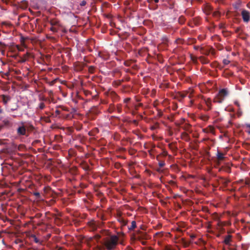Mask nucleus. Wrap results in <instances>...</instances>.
I'll return each instance as SVG.
<instances>
[{
    "mask_svg": "<svg viewBox=\"0 0 250 250\" xmlns=\"http://www.w3.org/2000/svg\"><path fill=\"white\" fill-rule=\"evenodd\" d=\"M119 243L124 245L123 240L119 236L110 235L103 239L102 245L107 250H115Z\"/></svg>",
    "mask_w": 250,
    "mask_h": 250,
    "instance_id": "f257e3e1",
    "label": "nucleus"
},
{
    "mask_svg": "<svg viewBox=\"0 0 250 250\" xmlns=\"http://www.w3.org/2000/svg\"><path fill=\"white\" fill-rule=\"evenodd\" d=\"M228 95V92L226 89L223 88L220 90L214 99L213 102L221 103Z\"/></svg>",
    "mask_w": 250,
    "mask_h": 250,
    "instance_id": "f03ea898",
    "label": "nucleus"
},
{
    "mask_svg": "<svg viewBox=\"0 0 250 250\" xmlns=\"http://www.w3.org/2000/svg\"><path fill=\"white\" fill-rule=\"evenodd\" d=\"M49 23L51 25L50 30L54 33L58 32L62 27L60 21L57 19H51Z\"/></svg>",
    "mask_w": 250,
    "mask_h": 250,
    "instance_id": "7ed1b4c3",
    "label": "nucleus"
},
{
    "mask_svg": "<svg viewBox=\"0 0 250 250\" xmlns=\"http://www.w3.org/2000/svg\"><path fill=\"white\" fill-rule=\"evenodd\" d=\"M17 134L18 136H26V126L24 125V123L21 122L20 123L19 127L17 129Z\"/></svg>",
    "mask_w": 250,
    "mask_h": 250,
    "instance_id": "20e7f679",
    "label": "nucleus"
},
{
    "mask_svg": "<svg viewBox=\"0 0 250 250\" xmlns=\"http://www.w3.org/2000/svg\"><path fill=\"white\" fill-rule=\"evenodd\" d=\"M136 239L139 241L147 239V235L146 232L138 230L136 233Z\"/></svg>",
    "mask_w": 250,
    "mask_h": 250,
    "instance_id": "39448f33",
    "label": "nucleus"
},
{
    "mask_svg": "<svg viewBox=\"0 0 250 250\" xmlns=\"http://www.w3.org/2000/svg\"><path fill=\"white\" fill-rule=\"evenodd\" d=\"M48 214L52 215V218H53L54 219L55 223L57 225L59 226L61 224L62 221H61V219L59 218H58L56 214H52V213H50L49 211L46 212L45 213V217L47 219H48V220L51 219V218L48 216Z\"/></svg>",
    "mask_w": 250,
    "mask_h": 250,
    "instance_id": "423d86ee",
    "label": "nucleus"
},
{
    "mask_svg": "<svg viewBox=\"0 0 250 250\" xmlns=\"http://www.w3.org/2000/svg\"><path fill=\"white\" fill-rule=\"evenodd\" d=\"M241 16L244 22L248 23L250 20V12L246 10H243L241 12Z\"/></svg>",
    "mask_w": 250,
    "mask_h": 250,
    "instance_id": "0eeeda50",
    "label": "nucleus"
},
{
    "mask_svg": "<svg viewBox=\"0 0 250 250\" xmlns=\"http://www.w3.org/2000/svg\"><path fill=\"white\" fill-rule=\"evenodd\" d=\"M160 156H161V155H159L157 156V157H156V160L158 161V165L160 167L159 168L157 169V171L158 172H160L161 171L160 169V168L164 167L166 165L164 161L160 160Z\"/></svg>",
    "mask_w": 250,
    "mask_h": 250,
    "instance_id": "6e6552de",
    "label": "nucleus"
},
{
    "mask_svg": "<svg viewBox=\"0 0 250 250\" xmlns=\"http://www.w3.org/2000/svg\"><path fill=\"white\" fill-rule=\"evenodd\" d=\"M0 97L4 105H6L11 100V97L8 95H2Z\"/></svg>",
    "mask_w": 250,
    "mask_h": 250,
    "instance_id": "1a4fd4ad",
    "label": "nucleus"
},
{
    "mask_svg": "<svg viewBox=\"0 0 250 250\" xmlns=\"http://www.w3.org/2000/svg\"><path fill=\"white\" fill-rule=\"evenodd\" d=\"M224 154L219 152L217 151V153L216 154L217 159L218 161V163L219 164V162L221 161H223L225 159V157L224 156Z\"/></svg>",
    "mask_w": 250,
    "mask_h": 250,
    "instance_id": "9d476101",
    "label": "nucleus"
},
{
    "mask_svg": "<svg viewBox=\"0 0 250 250\" xmlns=\"http://www.w3.org/2000/svg\"><path fill=\"white\" fill-rule=\"evenodd\" d=\"M205 103L208 107V110H210L211 109V101L210 98L204 99Z\"/></svg>",
    "mask_w": 250,
    "mask_h": 250,
    "instance_id": "9b49d317",
    "label": "nucleus"
},
{
    "mask_svg": "<svg viewBox=\"0 0 250 250\" xmlns=\"http://www.w3.org/2000/svg\"><path fill=\"white\" fill-rule=\"evenodd\" d=\"M188 92H186L185 93L182 92H178L177 93V97L179 101H181L183 99L186 97Z\"/></svg>",
    "mask_w": 250,
    "mask_h": 250,
    "instance_id": "f8f14e48",
    "label": "nucleus"
},
{
    "mask_svg": "<svg viewBox=\"0 0 250 250\" xmlns=\"http://www.w3.org/2000/svg\"><path fill=\"white\" fill-rule=\"evenodd\" d=\"M199 60L203 64H208V63H209V62L207 58L203 56H200V57H199Z\"/></svg>",
    "mask_w": 250,
    "mask_h": 250,
    "instance_id": "ddd939ff",
    "label": "nucleus"
},
{
    "mask_svg": "<svg viewBox=\"0 0 250 250\" xmlns=\"http://www.w3.org/2000/svg\"><path fill=\"white\" fill-rule=\"evenodd\" d=\"M32 194L36 197L37 200H43V198L39 192H33Z\"/></svg>",
    "mask_w": 250,
    "mask_h": 250,
    "instance_id": "4468645a",
    "label": "nucleus"
},
{
    "mask_svg": "<svg viewBox=\"0 0 250 250\" xmlns=\"http://www.w3.org/2000/svg\"><path fill=\"white\" fill-rule=\"evenodd\" d=\"M231 236L230 235H228L226 236L224 240V242L226 245H229L230 242L231 241Z\"/></svg>",
    "mask_w": 250,
    "mask_h": 250,
    "instance_id": "2eb2a0df",
    "label": "nucleus"
},
{
    "mask_svg": "<svg viewBox=\"0 0 250 250\" xmlns=\"http://www.w3.org/2000/svg\"><path fill=\"white\" fill-rule=\"evenodd\" d=\"M119 222L123 226H125L127 224V221L124 219L123 218H120L118 219Z\"/></svg>",
    "mask_w": 250,
    "mask_h": 250,
    "instance_id": "dca6fc26",
    "label": "nucleus"
},
{
    "mask_svg": "<svg viewBox=\"0 0 250 250\" xmlns=\"http://www.w3.org/2000/svg\"><path fill=\"white\" fill-rule=\"evenodd\" d=\"M200 51L202 54H204L205 55H208L210 52L209 50H208V49H206L204 47H202L200 48Z\"/></svg>",
    "mask_w": 250,
    "mask_h": 250,
    "instance_id": "f3484780",
    "label": "nucleus"
},
{
    "mask_svg": "<svg viewBox=\"0 0 250 250\" xmlns=\"http://www.w3.org/2000/svg\"><path fill=\"white\" fill-rule=\"evenodd\" d=\"M229 180L224 179L223 177L220 178V182L225 186H227L229 182Z\"/></svg>",
    "mask_w": 250,
    "mask_h": 250,
    "instance_id": "a211bd4d",
    "label": "nucleus"
},
{
    "mask_svg": "<svg viewBox=\"0 0 250 250\" xmlns=\"http://www.w3.org/2000/svg\"><path fill=\"white\" fill-rule=\"evenodd\" d=\"M136 227V223L135 221H132L131 222V226L130 227H128V229L129 230H133Z\"/></svg>",
    "mask_w": 250,
    "mask_h": 250,
    "instance_id": "6ab92c4d",
    "label": "nucleus"
},
{
    "mask_svg": "<svg viewBox=\"0 0 250 250\" xmlns=\"http://www.w3.org/2000/svg\"><path fill=\"white\" fill-rule=\"evenodd\" d=\"M31 238H32L33 240V241L36 243H41L40 240L36 237V236L34 234H32L31 235Z\"/></svg>",
    "mask_w": 250,
    "mask_h": 250,
    "instance_id": "aec40b11",
    "label": "nucleus"
},
{
    "mask_svg": "<svg viewBox=\"0 0 250 250\" xmlns=\"http://www.w3.org/2000/svg\"><path fill=\"white\" fill-rule=\"evenodd\" d=\"M186 21L185 18L183 16H181L178 19V21L181 24H183L185 23Z\"/></svg>",
    "mask_w": 250,
    "mask_h": 250,
    "instance_id": "412c9836",
    "label": "nucleus"
},
{
    "mask_svg": "<svg viewBox=\"0 0 250 250\" xmlns=\"http://www.w3.org/2000/svg\"><path fill=\"white\" fill-rule=\"evenodd\" d=\"M25 126H26V131H32L34 129V127L32 125H26Z\"/></svg>",
    "mask_w": 250,
    "mask_h": 250,
    "instance_id": "4be33fe9",
    "label": "nucleus"
},
{
    "mask_svg": "<svg viewBox=\"0 0 250 250\" xmlns=\"http://www.w3.org/2000/svg\"><path fill=\"white\" fill-rule=\"evenodd\" d=\"M245 127L246 128V132L250 134V124H246Z\"/></svg>",
    "mask_w": 250,
    "mask_h": 250,
    "instance_id": "5701e85b",
    "label": "nucleus"
},
{
    "mask_svg": "<svg viewBox=\"0 0 250 250\" xmlns=\"http://www.w3.org/2000/svg\"><path fill=\"white\" fill-rule=\"evenodd\" d=\"M39 100L41 102H43L44 101L47 102L48 100V99L44 96H40L39 98Z\"/></svg>",
    "mask_w": 250,
    "mask_h": 250,
    "instance_id": "b1692460",
    "label": "nucleus"
},
{
    "mask_svg": "<svg viewBox=\"0 0 250 250\" xmlns=\"http://www.w3.org/2000/svg\"><path fill=\"white\" fill-rule=\"evenodd\" d=\"M45 105L44 103L40 102L39 104L38 108L42 110V109H44L45 108Z\"/></svg>",
    "mask_w": 250,
    "mask_h": 250,
    "instance_id": "393cba45",
    "label": "nucleus"
},
{
    "mask_svg": "<svg viewBox=\"0 0 250 250\" xmlns=\"http://www.w3.org/2000/svg\"><path fill=\"white\" fill-rule=\"evenodd\" d=\"M181 241L182 244H183L184 247H187L188 246L189 243L188 242H187L184 238H182L181 239Z\"/></svg>",
    "mask_w": 250,
    "mask_h": 250,
    "instance_id": "a878e982",
    "label": "nucleus"
},
{
    "mask_svg": "<svg viewBox=\"0 0 250 250\" xmlns=\"http://www.w3.org/2000/svg\"><path fill=\"white\" fill-rule=\"evenodd\" d=\"M90 114H97L98 113L97 109L96 107H93L90 110Z\"/></svg>",
    "mask_w": 250,
    "mask_h": 250,
    "instance_id": "bb28decb",
    "label": "nucleus"
},
{
    "mask_svg": "<svg viewBox=\"0 0 250 250\" xmlns=\"http://www.w3.org/2000/svg\"><path fill=\"white\" fill-rule=\"evenodd\" d=\"M116 110L118 113H121L122 111V105L118 104L117 105Z\"/></svg>",
    "mask_w": 250,
    "mask_h": 250,
    "instance_id": "cd10ccee",
    "label": "nucleus"
},
{
    "mask_svg": "<svg viewBox=\"0 0 250 250\" xmlns=\"http://www.w3.org/2000/svg\"><path fill=\"white\" fill-rule=\"evenodd\" d=\"M3 123L4 124V125L6 126H9L11 125V122L8 121V120L5 119L3 121Z\"/></svg>",
    "mask_w": 250,
    "mask_h": 250,
    "instance_id": "c85d7f7f",
    "label": "nucleus"
},
{
    "mask_svg": "<svg viewBox=\"0 0 250 250\" xmlns=\"http://www.w3.org/2000/svg\"><path fill=\"white\" fill-rule=\"evenodd\" d=\"M29 55V54L28 53H26V54L24 55V58L22 60L21 62H25L27 60Z\"/></svg>",
    "mask_w": 250,
    "mask_h": 250,
    "instance_id": "c756f323",
    "label": "nucleus"
},
{
    "mask_svg": "<svg viewBox=\"0 0 250 250\" xmlns=\"http://www.w3.org/2000/svg\"><path fill=\"white\" fill-rule=\"evenodd\" d=\"M18 107H19L18 105L16 104L15 106H14L12 108H10V109L9 110V111L10 112V111H13L16 110H17Z\"/></svg>",
    "mask_w": 250,
    "mask_h": 250,
    "instance_id": "7c9ffc66",
    "label": "nucleus"
},
{
    "mask_svg": "<svg viewBox=\"0 0 250 250\" xmlns=\"http://www.w3.org/2000/svg\"><path fill=\"white\" fill-rule=\"evenodd\" d=\"M95 67L93 66H90L88 68V70L90 73H93Z\"/></svg>",
    "mask_w": 250,
    "mask_h": 250,
    "instance_id": "2f4dec72",
    "label": "nucleus"
},
{
    "mask_svg": "<svg viewBox=\"0 0 250 250\" xmlns=\"http://www.w3.org/2000/svg\"><path fill=\"white\" fill-rule=\"evenodd\" d=\"M165 250H175V249H173L171 246H167L165 248Z\"/></svg>",
    "mask_w": 250,
    "mask_h": 250,
    "instance_id": "473e14b6",
    "label": "nucleus"
},
{
    "mask_svg": "<svg viewBox=\"0 0 250 250\" xmlns=\"http://www.w3.org/2000/svg\"><path fill=\"white\" fill-rule=\"evenodd\" d=\"M16 47H17V49L19 51H24V48L21 46H20V45H17L16 46Z\"/></svg>",
    "mask_w": 250,
    "mask_h": 250,
    "instance_id": "72a5a7b5",
    "label": "nucleus"
},
{
    "mask_svg": "<svg viewBox=\"0 0 250 250\" xmlns=\"http://www.w3.org/2000/svg\"><path fill=\"white\" fill-rule=\"evenodd\" d=\"M223 62L225 65H227L229 63L230 61L227 59H224Z\"/></svg>",
    "mask_w": 250,
    "mask_h": 250,
    "instance_id": "f704fd0d",
    "label": "nucleus"
},
{
    "mask_svg": "<svg viewBox=\"0 0 250 250\" xmlns=\"http://www.w3.org/2000/svg\"><path fill=\"white\" fill-rule=\"evenodd\" d=\"M86 4V1L85 0H83L80 3V5L81 6H84Z\"/></svg>",
    "mask_w": 250,
    "mask_h": 250,
    "instance_id": "c9c22d12",
    "label": "nucleus"
},
{
    "mask_svg": "<svg viewBox=\"0 0 250 250\" xmlns=\"http://www.w3.org/2000/svg\"><path fill=\"white\" fill-rule=\"evenodd\" d=\"M55 113L56 114V117H57L58 116L60 115L61 113V111L59 110H56Z\"/></svg>",
    "mask_w": 250,
    "mask_h": 250,
    "instance_id": "e433bc0d",
    "label": "nucleus"
},
{
    "mask_svg": "<svg viewBox=\"0 0 250 250\" xmlns=\"http://www.w3.org/2000/svg\"><path fill=\"white\" fill-rule=\"evenodd\" d=\"M42 216V213H37L35 216V217L37 218H41V217Z\"/></svg>",
    "mask_w": 250,
    "mask_h": 250,
    "instance_id": "4c0bfd02",
    "label": "nucleus"
},
{
    "mask_svg": "<svg viewBox=\"0 0 250 250\" xmlns=\"http://www.w3.org/2000/svg\"><path fill=\"white\" fill-rule=\"evenodd\" d=\"M147 1L149 3H152L153 1L155 3H158L159 1V0H147Z\"/></svg>",
    "mask_w": 250,
    "mask_h": 250,
    "instance_id": "58836bf2",
    "label": "nucleus"
},
{
    "mask_svg": "<svg viewBox=\"0 0 250 250\" xmlns=\"http://www.w3.org/2000/svg\"><path fill=\"white\" fill-rule=\"evenodd\" d=\"M130 99H130V98H125V99H124V102L125 103H128L129 101H130Z\"/></svg>",
    "mask_w": 250,
    "mask_h": 250,
    "instance_id": "ea45409f",
    "label": "nucleus"
},
{
    "mask_svg": "<svg viewBox=\"0 0 250 250\" xmlns=\"http://www.w3.org/2000/svg\"><path fill=\"white\" fill-rule=\"evenodd\" d=\"M55 200H53V199H51L50 201H49V205H51L52 204H53L54 203H55Z\"/></svg>",
    "mask_w": 250,
    "mask_h": 250,
    "instance_id": "a19ab883",
    "label": "nucleus"
},
{
    "mask_svg": "<svg viewBox=\"0 0 250 250\" xmlns=\"http://www.w3.org/2000/svg\"><path fill=\"white\" fill-rule=\"evenodd\" d=\"M140 241L141 242L143 245H146V242L144 241V240H142Z\"/></svg>",
    "mask_w": 250,
    "mask_h": 250,
    "instance_id": "79ce46f5",
    "label": "nucleus"
},
{
    "mask_svg": "<svg viewBox=\"0 0 250 250\" xmlns=\"http://www.w3.org/2000/svg\"><path fill=\"white\" fill-rule=\"evenodd\" d=\"M157 235H160L161 236H162L163 235L162 232H157L155 234V236Z\"/></svg>",
    "mask_w": 250,
    "mask_h": 250,
    "instance_id": "37998d69",
    "label": "nucleus"
},
{
    "mask_svg": "<svg viewBox=\"0 0 250 250\" xmlns=\"http://www.w3.org/2000/svg\"><path fill=\"white\" fill-rule=\"evenodd\" d=\"M143 105V104L142 103H140L138 104V105H136L135 106L136 109H138V107L142 106Z\"/></svg>",
    "mask_w": 250,
    "mask_h": 250,
    "instance_id": "c03bdc74",
    "label": "nucleus"
},
{
    "mask_svg": "<svg viewBox=\"0 0 250 250\" xmlns=\"http://www.w3.org/2000/svg\"><path fill=\"white\" fill-rule=\"evenodd\" d=\"M234 104L237 106L238 107H239L240 106V104H239V103L238 101H235L234 102Z\"/></svg>",
    "mask_w": 250,
    "mask_h": 250,
    "instance_id": "a18cd8bd",
    "label": "nucleus"
},
{
    "mask_svg": "<svg viewBox=\"0 0 250 250\" xmlns=\"http://www.w3.org/2000/svg\"><path fill=\"white\" fill-rule=\"evenodd\" d=\"M180 42H182L181 40L180 39H177L175 40V42L176 43H178Z\"/></svg>",
    "mask_w": 250,
    "mask_h": 250,
    "instance_id": "49530a36",
    "label": "nucleus"
},
{
    "mask_svg": "<svg viewBox=\"0 0 250 250\" xmlns=\"http://www.w3.org/2000/svg\"><path fill=\"white\" fill-rule=\"evenodd\" d=\"M158 114L159 117H161V116H162L163 113H162V112L161 110H160V111H158Z\"/></svg>",
    "mask_w": 250,
    "mask_h": 250,
    "instance_id": "de8ad7c7",
    "label": "nucleus"
},
{
    "mask_svg": "<svg viewBox=\"0 0 250 250\" xmlns=\"http://www.w3.org/2000/svg\"><path fill=\"white\" fill-rule=\"evenodd\" d=\"M200 48H201V47H200L199 46H194V49H195V50H198V49H200Z\"/></svg>",
    "mask_w": 250,
    "mask_h": 250,
    "instance_id": "09e8293b",
    "label": "nucleus"
},
{
    "mask_svg": "<svg viewBox=\"0 0 250 250\" xmlns=\"http://www.w3.org/2000/svg\"><path fill=\"white\" fill-rule=\"evenodd\" d=\"M132 123H133L134 124L136 125H138V121H137V120H133V121H132Z\"/></svg>",
    "mask_w": 250,
    "mask_h": 250,
    "instance_id": "8fccbe9b",
    "label": "nucleus"
},
{
    "mask_svg": "<svg viewBox=\"0 0 250 250\" xmlns=\"http://www.w3.org/2000/svg\"><path fill=\"white\" fill-rule=\"evenodd\" d=\"M45 121L47 123H50L51 122L50 119L48 117L46 118Z\"/></svg>",
    "mask_w": 250,
    "mask_h": 250,
    "instance_id": "3c124183",
    "label": "nucleus"
},
{
    "mask_svg": "<svg viewBox=\"0 0 250 250\" xmlns=\"http://www.w3.org/2000/svg\"><path fill=\"white\" fill-rule=\"evenodd\" d=\"M168 42V39L167 38H165L164 39H163V42L164 43H166V42Z\"/></svg>",
    "mask_w": 250,
    "mask_h": 250,
    "instance_id": "603ef678",
    "label": "nucleus"
},
{
    "mask_svg": "<svg viewBox=\"0 0 250 250\" xmlns=\"http://www.w3.org/2000/svg\"><path fill=\"white\" fill-rule=\"evenodd\" d=\"M110 108L111 109L112 111H113L115 109V108L113 107V106L112 105H110Z\"/></svg>",
    "mask_w": 250,
    "mask_h": 250,
    "instance_id": "864d4df0",
    "label": "nucleus"
},
{
    "mask_svg": "<svg viewBox=\"0 0 250 250\" xmlns=\"http://www.w3.org/2000/svg\"><path fill=\"white\" fill-rule=\"evenodd\" d=\"M145 250H154L153 249H152L151 247H148L146 248Z\"/></svg>",
    "mask_w": 250,
    "mask_h": 250,
    "instance_id": "5fc2aeb1",
    "label": "nucleus"
},
{
    "mask_svg": "<svg viewBox=\"0 0 250 250\" xmlns=\"http://www.w3.org/2000/svg\"><path fill=\"white\" fill-rule=\"evenodd\" d=\"M48 217H50V218H51V219H52V215H51V214H48Z\"/></svg>",
    "mask_w": 250,
    "mask_h": 250,
    "instance_id": "6e6d98bb",
    "label": "nucleus"
},
{
    "mask_svg": "<svg viewBox=\"0 0 250 250\" xmlns=\"http://www.w3.org/2000/svg\"><path fill=\"white\" fill-rule=\"evenodd\" d=\"M93 229H96V227H95V226L94 224H93Z\"/></svg>",
    "mask_w": 250,
    "mask_h": 250,
    "instance_id": "4d7b16f0",
    "label": "nucleus"
},
{
    "mask_svg": "<svg viewBox=\"0 0 250 250\" xmlns=\"http://www.w3.org/2000/svg\"><path fill=\"white\" fill-rule=\"evenodd\" d=\"M240 30V28H238L237 29H236V32H239V31Z\"/></svg>",
    "mask_w": 250,
    "mask_h": 250,
    "instance_id": "13d9d810",
    "label": "nucleus"
},
{
    "mask_svg": "<svg viewBox=\"0 0 250 250\" xmlns=\"http://www.w3.org/2000/svg\"><path fill=\"white\" fill-rule=\"evenodd\" d=\"M3 110L1 108H0V113H2Z\"/></svg>",
    "mask_w": 250,
    "mask_h": 250,
    "instance_id": "bf43d9fd",
    "label": "nucleus"
},
{
    "mask_svg": "<svg viewBox=\"0 0 250 250\" xmlns=\"http://www.w3.org/2000/svg\"><path fill=\"white\" fill-rule=\"evenodd\" d=\"M217 14H218V12H214V15H215V16L217 15Z\"/></svg>",
    "mask_w": 250,
    "mask_h": 250,
    "instance_id": "052dcab7",
    "label": "nucleus"
},
{
    "mask_svg": "<svg viewBox=\"0 0 250 250\" xmlns=\"http://www.w3.org/2000/svg\"><path fill=\"white\" fill-rule=\"evenodd\" d=\"M12 116L13 118H16L17 117V115H12Z\"/></svg>",
    "mask_w": 250,
    "mask_h": 250,
    "instance_id": "680f3d73",
    "label": "nucleus"
},
{
    "mask_svg": "<svg viewBox=\"0 0 250 250\" xmlns=\"http://www.w3.org/2000/svg\"><path fill=\"white\" fill-rule=\"evenodd\" d=\"M211 53H212V54H215V52H214V50H213V51H212V52H211Z\"/></svg>",
    "mask_w": 250,
    "mask_h": 250,
    "instance_id": "e2e57ef3",
    "label": "nucleus"
},
{
    "mask_svg": "<svg viewBox=\"0 0 250 250\" xmlns=\"http://www.w3.org/2000/svg\"><path fill=\"white\" fill-rule=\"evenodd\" d=\"M47 102H48L49 103H51V101L49 99H48V100L47 101Z\"/></svg>",
    "mask_w": 250,
    "mask_h": 250,
    "instance_id": "0e129e2a",
    "label": "nucleus"
},
{
    "mask_svg": "<svg viewBox=\"0 0 250 250\" xmlns=\"http://www.w3.org/2000/svg\"><path fill=\"white\" fill-rule=\"evenodd\" d=\"M43 224V222H42V223L39 224V225L40 226V225H41L42 224Z\"/></svg>",
    "mask_w": 250,
    "mask_h": 250,
    "instance_id": "69168bd1",
    "label": "nucleus"
},
{
    "mask_svg": "<svg viewBox=\"0 0 250 250\" xmlns=\"http://www.w3.org/2000/svg\"><path fill=\"white\" fill-rule=\"evenodd\" d=\"M125 65H127V63H126L125 62Z\"/></svg>",
    "mask_w": 250,
    "mask_h": 250,
    "instance_id": "338daca9",
    "label": "nucleus"
},
{
    "mask_svg": "<svg viewBox=\"0 0 250 250\" xmlns=\"http://www.w3.org/2000/svg\"><path fill=\"white\" fill-rule=\"evenodd\" d=\"M231 250H236L235 249H231Z\"/></svg>",
    "mask_w": 250,
    "mask_h": 250,
    "instance_id": "774afa93",
    "label": "nucleus"
}]
</instances>
